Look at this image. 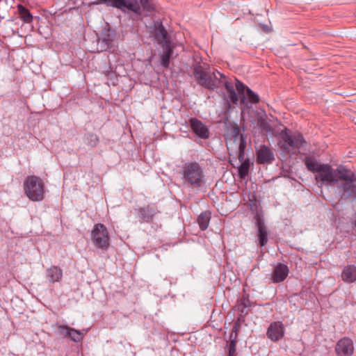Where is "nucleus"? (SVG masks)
I'll use <instances>...</instances> for the list:
<instances>
[{
    "label": "nucleus",
    "instance_id": "f257e3e1",
    "mask_svg": "<svg viewBox=\"0 0 356 356\" xmlns=\"http://www.w3.org/2000/svg\"><path fill=\"white\" fill-rule=\"evenodd\" d=\"M193 74L197 83L207 89L213 90L224 86L228 92L227 98L233 104H238V98L233 84L218 71L211 72L210 69L197 65L194 67Z\"/></svg>",
    "mask_w": 356,
    "mask_h": 356
},
{
    "label": "nucleus",
    "instance_id": "f03ea898",
    "mask_svg": "<svg viewBox=\"0 0 356 356\" xmlns=\"http://www.w3.org/2000/svg\"><path fill=\"white\" fill-rule=\"evenodd\" d=\"M305 165L308 170L316 172L315 179L321 185L331 186L337 183L338 180L335 177L334 170L330 164L321 163L314 158L307 157L305 159Z\"/></svg>",
    "mask_w": 356,
    "mask_h": 356
},
{
    "label": "nucleus",
    "instance_id": "7ed1b4c3",
    "mask_svg": "<svg viewBox=\"0 0 356 356\" xmlns=\"http://www.w3.org/2000/svg\"><path fill=\"white\" fill-rule=\"evenodd\" d=\"M183 184L193 189L202 187L206 183L203 168L197 162L186 163L182 167Z\"/></svg>",
    "mask_w": 356,
    "mask_h": 356
},
{
    "label": "nucleus",
    "instance_id": "20e7f679",
    "mask_svg": "<svg viewBox=\"0 0 356 356\" xmlns=\"http://www.w3.org/2000/svg\"><path fill=\"white\" fill-rule=\"evenodd\" d=\"M280 137L278 144L280 148L287 153H298L300 148L306 143L301 134L289 135L286 129L280 133Z\"/></svg>",
    "mask_w": 356,
    "mask_h": 356
},
{
    "label": "nucleus",
    "instance_id": "39448f33",
    "mask_svg": "<svg viewBox=\"0 0 356 356\" xmlns=\"http://www.w3.org/2000/svg\"><path fill=\"white\" fill-rule=\"evenodd\" d=\"M24 193L34 202L44 199V184L40 178L36 176H29L24 183Z\"/></svg>",
    "mask_w": 356,
    "mask_h": 356
},
{
    "label": "nucleus",
    "instance_id": "423d86ee",
    "mask_svg": "<svg viewBox=\"0 0 356 356\" xmlns=\"http://www.w3.org/2000/svg\"><path fill=\"white\" fill-rule=\"evenodd\" d=\"M91 238L94 245L99 249L107 250L110 245V236L104 224H95L91 232Z\"/></svg>",
    "mask_w": 356,
    "mask_h": 356
},
{
    "label": "nucleus",
    "instance_id": "0eeeda50",
    "mask_svg": "<svg viewBox=\"0 0 356 356\" xmlns=\"http://www.w3.org/2000/svg\"><path fill=\"white\" fill-rule=\"evenodd\" d=\"M150 29L151 35L158 44H172L170 32L165 29L161 20L154 21Z\"/></svg>",
    "mask_w": 356,
    "mask_h": 356
},
{
    "label": "nucleus",
    "instance_id": "6e6552de",
    "mask_svg": "<svg viewBox=\"0 0 356 356\" xmlns=\"http://www.w3.org/2000/svg\"><path fill=\"white\" fill-rule=\"evenodd\" d=\"M235 81L236 89L240 95L241 104H245L246 99H248V102L252 104H256L259 102V97L257 94L254 93L250 88L245 86L238 79H235Z\"/></svg>",
    "mask_w": 356,
    "mask_h": 356
},
{
    "label": "nucleus",
    "instance_id": "1a4fd4ad",
    "mask_svg": "<svg viewBox=\"0 0 356 356\" xmlns=\"http://www.w3.org/2000/svg\"><path fill=\"white\" fill-rule=\"evenodd\" d=\"M112 6L122 11L129 10L138 15H141V8L138 0H111Z\"/></svg>",
    "mask_w": 356,
    "mask_h": 356
},
{
    "label": "nucleus",
    "instance_id": "9d476101",
    "mask_svg": "<svg viewBox=\"0 0 356 356\" xmlns=\"http://www.w3.org/2000/svg\"><path fill=\"white\" fill-rule=\"evenodd\" d=\"M189 124L192 131L198 138L201 139H207L209 138V129L201 120L196 118H191L189 120Z\"/></svg>",
    "mask_w": 356,
    "mask_h": 356
},
{
    "label": "nucleus",
    "instance_id": "9b49d317",
    "mask_svg": "<svg viewBox=\"0 0 356 356\" xmlns=\"http://www.w3.org/2000/svg\"><path fill=\"white\" fill-rule=\"evenodd\" d=\"M58 332L60 334L65 337L70 338L74 342H80L86 333V330H75L67 325H59Z\"/></svg>",
    "mask_w": 356,
    "mask_h": 356
},
{
    "label": "nucleus",
    "instance_id": "f8f14e48",
    "mask_svg": "<svg viewBox=\"0 0 356 356\" xmlns=\"http://www.w3.org/2000/svg\"><path fill=\"white\" fill-rule=\"evenodd\" d=\"M335 352L337 356H351L354 353L353 341L348 337L341 339L337 343Z\"/></svg>",
    "mask_w": 356,
    "mask_h": 356
},
{
    "label": "nucleus",
    "instance_id": "ddd939ff",
    "mask_svg": "<svg viewBox=\"0 0 356 356\" xmlns=\"http://www.w3.org/2000/svg\"><path fill=\"white\" fill-rule=\"evenodd\" d=\"M355 181L343 182L338 186V191L341 199L356 200V185Z\"/></svg>",
    "mask_w": 356,
    "mask_h": 356
},
{
    "label": "nucleus",
    "instance_id": "4468645a",
    "mask_svg": "<svg viewBox=\"0 0 356 356\" xmlns=\"http://www.w3.org/2000/svg\"><path fill=\"white\" fill-rule=\"evenodd\" d=\"M284 328L282 323L277 321L270 325L266 334L270 340L277 341L284 336Z\"/></svg>",
    "mask_w": 356,
    "mask_h": 356
},
{
    "label": "nucleus",
    "instance_id": "2eb2a0df",
    "mask_svg": "<svg viewBox=\"0 0 356 356\" xmlns=\"http://www.w3.org/2000/svg\"><path fill=\"white\" fill-rule=\"evenodd\" d=\"M275 159L274 154L267 146H261L257 152V161L260 164L271 163Z\"/></svg>",
    "mask_w": 356,
    "mask_h": 356
},
{
    "label": "nucleus",
    "instance_id": "dca6fc26",
    "mask_svg": "<svg viewBox=\"0 0 356 356\" xmlns=\"http://www.w3.org/2000/svg\"><path fill=\"white\" fill-rule=\"evenodd\" d=\"M335 177L344 182L356 181V174L344 165H339L334 170Z\"/></svg>",
    "mask_w": 356,
    "mask_h": 356
},
{
    "label": "nucleus",
    "instance_id": "f3484780",
    "mask_svg": "<svg viewBox=\"0 0 356 356\" xmlns=\"http://www.w3.org/2000/svg\"><path fill=\"white\" fill-rule=\"evenodd\" d=\"M117 36L116 31L111 27L108 23L102 30L100 35L98 36L99 41L105 44H111Z\"/></svg>",
    "mask_w": 356,
    "mask_h": 356
},
{
    "label": "nucleus",
    "instance_id": "a211bd4d",
    "mask_svg": "<svg viewBox=\"0 0 356 356\" xmlns=\"http://www.w3.org/2000/svg\"><path fill=\"white\" fill-rule=\"evenodd\" d=\"M289 274V268L286 265L278 264L274 268L271 275V280L274 283L283 282Z\"/></svg>",
    "mask_w": 356,
    "mask_h": 356
},
{
    "label": "nucleus",
    "instance_id": "6ab92c4d",
    "mask_svg": "<svg viewBox=\"0 0 356 356\" xmlns=\"http://www.w3.org/2000/svg\"><path fill=\"white\" fill-rule=\"evenodd\" d=\"M232 136L234 137V142L237 143L239 154H238V159L240 161L243 160L244 150L246 146V137L245 135L240 134L239 129L238 128H234L232 132Z\"/></svg>",
    "mask_w": 356,
    "mask_h": 356
},
{
    "label": "nucleus",
    "instance_id": "aec40b11",
    "mask_svg": "<svg viewBox=\"0 0 356 356\" xmlns=\"http://www.w3.org/2000/svg\"><path fill=\"white\" fill-rule=\"evenodd\" d=\"M156 212V207L151 205L145 206L138 209L140 218L146 222H152Z\"/></svg>",
    "mask_w": 356,
    "mask_h": 356
},
{
    "label": "nucleus",
    "instance_id": "412c9836",
    "mask_svg": "<svg viewBox=\"0 0 356 356\" xmlns=\"http://www.w3.org/2000/svg\"><path fill=\"white\" fill-rule=\"evenodd\" d=\"M163 49L161 55V65L167 68L169 67L170 59L174 56V46H162Z\"/></svg>",
    "mask_w": 356,
    "mask_h": 356
},
{
    "label": "nucleus",
    "instance_id": "4be33fe9",
    "mask_svg": "<svg viewBox=\"0 0 356 356\" xmlns=\"http://www.w3.org/2000/svg\"><path fill=\"white\" fill-rule=\"evenodd\" d=\"M46 277L49 282H57L62 279L63 271L59 267L53 266L47 269Z\"/></svg>",
    "mask_w": 356,
    "mask_h": 356
},
{
    "label": "nucleus",
    "instance_id": "5701e85b",
    "mask_svg": "<svg viewBox=\"0 0 356 356\" xmlns=\"http://www.w3.org/2000/svg\"><path fill=\"white\" fill-rule=\"evenodd\" d=\"M342 280L347 283H352L356 280V267L353 265L346 266L341 273Z\"/></svg>",
    "mask_w": 356,
    "mask_h": 356
},
{
    "label": "nucleus",
    "instance_id": "b1692460",
    "mask_svg": "<svg viewBox=\"0 0 356 356\" xmlns=\"http://www.w3.org/2000/svg\"><path fill=\"white\" fill-rule=\"evenodd\" d=\"M17 13L24 23L30 24L33 22V17L28 8L22 4H18L17 6Z\"/></svg>",
    "mask_w": 356,
    "mask_h": 356
},
{
    "label": "nucleus",
    "instance_id": "393cba45",
    "mask_svg": "<svg viewBox=\"0 0 356 356\" xmlns=\"http://www.w3.org/2000/svg\"><path fill=\"white\" fill-rule=\"evenodd\" d=\"M257 226L258 227L259 239L260 245L264 246L268 242L267 229H266V226L264 225V222L260 219L257 220Z\"/></svg>",
    "mask_w": 356,
    "mask_h": 356
},
{
    "label": "nucleus",
    "instance_id": "a878e982",
    "mask_svg": "<svg viewBox=\"0 0 356 356\" xmlns=\"http://www.w3.org/2000/svg\"><path fill=\"white\" fill-rule=\"evenodd\" d=\"M211 217V212L208 211L201 213L197 217V222L200 226V228L202 231L206 230L208 228Z\"/></svg>",
    "mask_w": 356,
    "mask_h": 356
},
{
    "label": "nucleus",
    "instance_id": "bb28decb",
    "mask_svg": "<svg viewBox=\"0 0 356 356\" xmlns=\"http://www.w3.org/2000/svg\"><path fill=\"white\" fill-rule=\"evenodd\" d=\"M250 168V162L249 159H247L243 161L238 167V177L241 179L245 178L248 175Z\"/></svg>",
    "mask_w": 356,
    "mask_h": 356
},
{
    "label": "nucleus",
    "instance_id": "cd10ccee",
    "mask_svg": "<svg viewBox=\"0 0 356 356\" xmlns=\"http://www.w3.org/2000/svg\"><path fill=\"white\" fill-rule=\"evenodd\" d=\"M143 10L148 13L154 12L156 9V3L153 0H140Z\"/></svg>",
    "mask_w": 356,
    "mask_h": 356
},
{
    "label": "nucleus",
    "instance_id": "c85d7f7f",
    "mask_svg": "<svg viewBox=\"0 0 356 356\" xmlns=\"http://www.w3.org/2000/svg\"><path fill=\"white\" fill-rule=\"evenodd\" d=\"M88 144L92 147H95L97 145L99 138L96 134H88L87 135Z\"/></svg>",
    "mask_w": 356,
    "mask_h": 356
},
{
    "label": "nucleus",
    "instance_id": "c756f323",
    "mask_svg": "<svg viewBox=\"0 0 356 356\" xmlns=\"http://www.w3.org/2000/svg\"><path fill=\"white\" fill-rule=\"evenodd\" d=\"M236 342L235 339L231 340L229 346V356H232L236 351Z\"/></svg>",
    "mask_w": 356,
    "mask_h": 356
},
{
    "label": "nucleus",
    "instance_id": "7c9ffc66",
    "mask_svg": "<svg viewBox=\"0 0 356 356\" xmlns=\"http://www.w3.org/2000/svg\"><path fill=\"white\" fill-rule=\"evenodd\" d=\"M106 46H100V49L98 48V47H96V48H92L91 49H89V51L95 52V51H106Z\"/></svg>",
    "mask_w": 356,
    "mask_h": 356
},
{
    "label": "nucleus",
    "instance_id": "2f4dec72",
    "mask_svg": "<svg viewBox=\"0 0 356 356\" xmlns=\"http://www.w3.org/2000/svg\"><path fill=\"white\" fill-rule=\"evenodd\" d=\"M262 29L266 32V33H270L271 31V29L268 26V25H262Z\"/></svg>",
    "mask_w": 356,
    "mask_h": 356
},
{
    "label": "nucleus",
    "instance_id": "473e14b6",
    "mask_svg": "<svg viewBox=\"0 0 356 356\" xmlns=\"http://www.w3.org/2000/svg\"><path fill=\"white\" fill-rule=\"evenodd\" d=\"M97 3H105L108 2H111V0H96Z\"/></svg>",
    "mask_w": 356,
    "mask_h": 356
},
{
    "label": "nucleus",
    "instance_id": "72a5a7b5",
    "mask_svg": "<svg viewBox=\"0 0 356 356\" xmlns=\"http://www.w3.org/2000/svg\"><path fill=\"white\" fill-rule=\"evenodd\" d=\"M353 225H354V227L355 228V232H356V220L354 222Z\"/></svg>",
    "mask_w": 356,
    "mask_h": 356
}]
</instances>
